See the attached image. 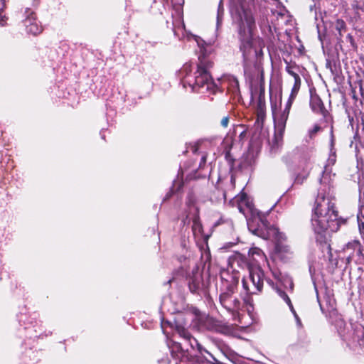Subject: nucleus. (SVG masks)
<instances>
[{
  "mask_svg": "<svg viewBox=\"0 0 364 364\" xmlns=\"http://www.w3.org/2000/svg\"><path fill=\"white\" fill-rule=\"evenodd\" d=\"M243 134H245V132H244V131H242V132L240 133V136H242Z\"/></svg>",
  "mask_w": 364,
  "mask_h": 364,
  "instance_id": "473e14b6",
  "label": "nucleus"
},
{
  "mask_svg": "<svg viewBox=\"0 0 364 364\" xmlns=\"http://www.w3.org/2000/svg\"><path fill=\"white\" fill-rule=\"evenodd\" d=\"M242 287L248 294L261 291L264 284V272L258 265L250 264L249 274L242 279Z\"/></svg>",
  "mask_w": 364,
  "mask_h": 364,
  "instance_id": "20e7f679",
  "label": "nucleus"
},
{
  "mask_svg": "<svg viewBox=\"0 0 364 364\" xmlns=\"http://www.w3.org/2000/svg\"><path fill=\"white\" fill-rule=\"evenodd\" d=\"M229 123V118L228 117H224L221 120V125L224 127H227Z\"/></svg>",
  "mask_w": 364,
  "mask_h": 364,
  "instance_id": "393cba45",
  "label": "nucleus"
},
{
  "mask_svg": "<svg viewBox=\"0 0 364 364\" xmlns=\"http://www.w3.org/2000/svg\"><path fill=\"white\" fill-rule=\"evenodd\" d=\"M223 15V1H222V0H220V1L219 3V6H218V16H217V25L218 26L219 25V23L221 21Z\"/></svg>",
  "mask_w": 364,
  "mask_h": 364,
  "instance_id": "a211bd4d",
  "label": "nucleus"
},
{
  "mask_svg": "<svg viewBox=\"0 0 364 364\" xmlns=\"http://www.w3.org/2000/svg\"><path fill=\"white\" fill-rule=\"evenodd\" d=\"M232 16L237 26L239 37L243 46L250 48L253 41L254 31L256 28L252 11L241 4L232 11Z\"/></svg>",
  "mask_w": 364,
  "mask_h": 364,
  "instance_id": "7ed1b4c3",
  "label": "nucleus"
},
{
  "mask_svg": "<svg viewBox=\"0 0 364 364\" xmlns=\"http://www.w3.org/2000/svg\"><path fill=\"white\" fill-rule=\"evenodd\" d=\"M199 60L200 63L196 72V82L193 89L198 87L205 90H211L214 87V83L208 69L212 66V63L206 60L205 58H199Z\"/></svg>",
  "mask_w": 364,
  "mask_h": 364,
  "instance_id": "423d86ee",
  "label": "nucleus"
},
{
  "mask_svg": "<svg viewBox=\"0 0 364 364\" xmlns=\"http://www.w3.org/2000/svg\"><path fill=\"white\" fill-rule=\"evenodd\" d=\"M353 10L356 11V14L358 15V11L364 12V2L360 0H354L351 4Z\"/></svg>",
  "mask_w": 364,
  "mask_h": 364,
  "instance_id": "f3484780",
  "label": "nucleus"
},
{
  "mask_svg": "<svg viewBox=\"0 0 364 364\" xmlns=\"http://www.w3.org/2000/svg\"><path fill=\"white\" fill-rule=\"evenodd\" d=\"M6 18L1 13H0V26H4L6 23Z\"/></svg>",
  "mask_w": 364,
  "mask_h": 364,
  "instance_id": "a878e982",
  "label": "nucleus"
},
{
  "mask_svg": "<svg viewBox=\"0 0 364 364\" xmlns=\"http://www.w3.org/2000/svg\"><path fill=\"white\" fill-rule=\"evenodd\" d=\"M357 242V240L348 242L343 248V252L346 256L347 263H350L355 257V247L354 243Z\"/></svg>",
  "mask_w": 364,
  "mask_h": 364,
  "instance_id": "ddd939ff",
  "label": "nucleus"
},
{
  "mask_svg": "<svg viewBox=\"0 0 364 364\" xmlns=\"http://www.w3.org/2000/svg\"><path fill=\"white\" fill-rule=\"evenodd\" d=\"M312 279H313V283H314V288H315V290H316L317 298H318V290L317 289L316 279L314 278L313 275H312Z\"/></svg>",
  "mask_w": 364,
  "mask_h": 364,
  "instance_id": "bb28decb",
  "label": "nucleus"
},
{
  "mask_svg": "<svg viewBox=\"0 0 364 364\" xmlns=\"http://www.w3.org/2000/svg\"><path fill=\"white\" fill-rule=\"evenodd\" d=\"M346 28V23L341 19H338L336 22V28L338 31L339 34L341 35V31L345 30Z\"/></svg>",
  "mask_w": 364,
  "mask_h": 364,
  "instance_id": "6ab92c4d",
  "label": "nucleus"
},
{
  "mask_svg": "<svg viewBox=\"0 0 364 364\" xmlns=\"http://www.w3.org/2000/svg\"><path fill=\"white\" fill-rule=\"evenodd\" d=\"M255 53L258 56L262 55V50L261 49L259 51L255 50Z\"/></svg>",
  "mask_w": 364,
  "mask_h": 364,
  "instance_id": "7c9ffc66",
  "label": "nucleus"
},
{
  "mask_svg": "<svg viewBox=\"0 0 364 364\" xmlns=\"http://www.w3.org/2000/svg\"><path fill=\"white\" fill-rule=\"evenodd\" d=\"M359 85L360 93L363 100H364V80H360L358 81Z\"/></svg>",
  "mask_w": 364,
  "mask_h": 364,
  "instance_id": "5701e85b",
  "label": "nucleus"
},
{
  "mask_svg": "<svg viewBox=\"0 0 364 364\" xmlns=\"http://www.w3.org/2000/svg\"><path fill=\"white\" fill-rule=\"evenodd\" d=\"M358 228L362 239L364 240V222L358 221Z\"/></svg>",
  "mask_w": 364,
  "mask_h": 364,
  "instance_id": "b1692460",
  "label": "nucleus"
},
{
  "mask_svg": "<svg viewBox=\"0 0 364 364\" xmlns=\"http://www.w3.org/2000/svg\"><path fill=\"white\" fill-rule=\"evenodd\" d=\"M27 16L23 21L24 26L28 33L33 35H37L41 33L43 28L40 23L36 19V15L33 11H26Z\"/></svg>",
  "mask_w": 364,
  "mask_h": 364,
  "instance_id": "1a4fd4ad",
  "label": "nucleus"
},
{
  "mask_svg": "<svg viewBox=\"0 0 364 364\" xmlns=\"http://www.w3.org/2000/svg\"><path fill=\"white\" fill-rule=\"evenodd\" d=\"M326 67H328H328H329V68H331V62H330V61H328V60H327V63H326Z\"/></svg>",
  "mask_w": 364,
  "mask_h": 364,
  "instance_id": "2f4dec72",
  "label": "nucleus"
},
{
  "mask_svg": "<svg viewBox=\"0 0 364 364\" xmlns=\"http://www.w3.org/2000/svg\"><path fill=\"white\" fill-rule=\"evenodd\" d=\"M233 289L231 287L228 291L223 293L220 296L221 304L232 314L238 312L240 309V301L232 295Z\"/></svg>",
  "mask_w": 364,
  "mask_h": 364,
  "instance_id": "6e6552de",
  "label": "nucleus"
},
{
  "mask_svg": "<svg viewBox=\"0 0 364 364\" xmlns=\"http://www.w3.org/2000/svg\"><path fill=\"white\" fill-rule=\"evenodd\" d=\"M318 207V204H315L314 208L313 209V214L311 217V225L312 230L314 232L316 235V239H318V231H317V225H318V215L317 213V208Z\"/></svg>",
  "mask_w": 364,
  "mask_h": 364,
  "instance_id": "4468645a",
  "label": "nucleus"
},
{
  "mask_svg": "<svg viewBox=\"0 0 364 364\" xmlns=\"http://www.w3.org/2000/svg\"><path fill=\"white\" fill-rule=\"evenodd\" d=\"M224 143L227 146H229V148H231L232 144V136L231 134H228L226 137L224 139Z\"/></svg>",
  "mask_w": 364,
  "mask_h": 364,
  "instance_id": "412c9836",
  "label": "nucleus"
},
{
  "mask_svg": "<svg viewBox=\"0 0 364 364\" xmlns=\"http://www.w3.org/2000/svg\"><path fill=\"white\" fill-rule=\"evenodd\" d=\"M347 38L349 40L350 44L354 46V39H353V37L350 35V34H348L347 36Z\"/></svg>",
  "mask_w": 364,
  "mask_h": 364,
  "instance_id": "c85d7f7f",
  "label": "nucleus"
},
{
  "mask_svg": "<svg viewBox=\"0 0 364 364\" xmlns=\"http://www.w3.org/2000/svg\"><path fill=\"white\" fill-rule=\"evenodd\" d=\"M320 115L324 116L326 119V128L327 131L329 133L330 136V142H329V149H330V154L327 160V164L325 166V171L328 170V167L330 166H333L335 164L336 161V151L334 149V140H333V131H332V120L331 118V114L329 112L325 109L324 105L321 100H320Z\"/></svg>",
  "mask_w": 364,
  "mask_h": 364,
  "instance_id": "0eeeda50",
  "label": "nucleus"
},
{
  "mask_svg": "<svg viewBox=\"0 0 364 364\" xmlns=\"http://www.w3.org/2000/svg\"><path fill=\"white\" fill-rule=\"evenodd\" d=\"M352 97L354 100H358V97L356 96V92L354 89H352Z\"/></svg>",
  "mask_w": 364,
  "mask_h": 364,
  "instance_id": "c756f323",
  "label": "nucleus"
},
{
  "mask_svg": "<svg viewBox=\"0 0 364 364\" xmlns=\"http://www.w3.org/2000/svg\"><path fill=\"white\" fill-rule=\"evenodd\" d=\"M189 288L192 292H196L203 287L202 272L198 268L193 270L192 276L189 279Z\"/></svg>",
  "mask_w": 364,
  "mask_h": 364,
  "instance_id": "9d476101",
  "label": "nucleus"
},
{
  "mask_svg": "<svg viewBox=\"0 0 364 364\" xmlns=\"http://www.w3.org/2000/svg\"><path fill=\"white\" fill-rule=\"evenodd\" d=\"M248 254L249 257L255 262V264H252L253 265L259 266L262 262L266 261V257L263 252L257 247L251 248Z\"/></svg>",
  "mask_w": 364,
  "mask_h": 364,
  "instance_id": "9b49d317",
  "label": "nucleus"
},
{
  "mask_svg": "<svg viewBox=\"0 0 364 364\" xmlns=\"http://www.w3.org/2000/svg\"><path fill=\"white\" fill-rule=\"evenodd\" d=\"M301 87V79H297L294 81L293 87L291 89V95L288 101V107L281 115L280 118L275 119V133H274V141L276 145H279L282 141L284 132L285 129L286 122L289 114V107L291 105L292 101L296 97Z\"/></svg>",
  "mask_w": 364,
  "mask_h": 364,
  "instance_id": "39448f33",
  "label": "nucleus"
},
{
  "mask_svg": "<svg viewBox=\"0 0 364 364\" xmlns=\"http://www.w3.org/2000/svg\"><path fill=\"white\" fill-rule=\"evenodd\" d=\"M318 132V125L315 124L314 126V127L309 131V136L311 139L314 138L316 136Z\"/></svg>",
  "mask_w": 364,
  "mask_h": 364,
  "instance_id": "aec40b11",
  "label": "nucleus"
},
{
  "mask_svg": "<svg viewBox=\"0 0 364 364\" xmlns=\"http://www.w3.org/2000/svg\"><path fill=\"white\" fill-rule=\"evenodd\" d=\"M311 98H310V107L313 112H317L318 107V96L316 92V90H310Z\"/></svg>",
  "mask_w": 364,
  "mask_h": 364,
  "instance_id": "2eb2a0df",
  "label": "nucleus"
},
{
  "mask_svg": "<svg viewBox=\"0 0 364 364\" xmlns=\"http://www.w3.org/2000/svg\"><path fill=\"white\" fill-rule=\"evenodd\" d=\"M277 292L278 294V295L286 302V304L289 306V309H290V311H291V313L293 314L295 319H296V324L298 326V327H301V321L299 318V317L298 316L292 304H291V299H289V297L288 296V295L282 290L279 289H277Z\"/></svg>",
  "mask_w": 364,
  "mask_h": 364,
  "instance_id": "f8f14e48",
  "label": "nucleus"
},
{
  "mask_svg": "<svg viewBox=\"0 0 364 364\" xmlns=\"http://www.w3.org/2000/svg\"><path fill=\"white\" fill-rule=\"evenodd\" d=\"M325 209L320 210V250L323 257H327L331 267L338 266L337 258H333L331 241L332 234L336 232L341 225H345L346 220L338 215V211L334 203L328 200Z\"/></svg>",
  "mask_w": 364,
  "mask_h": 364,
  "instance_id": "f03ea898",
  "label": "nucleus"
},
{
  "mask_svg": "<svg viewBox=\"0 0 364 364\" xmlns=\"http://www.w3.org/2000/svg\"><path fill=\"white\" fill-rule=\"evenodd\" d=\"M242 259V256L240 254H237L233 257V261H239Z\"/></svg>",
  "mask_w": 364,
  "mask_h": 364,
  "instance_id": "cd10ccee",
  "label": "nucleus"
},
{
  "mask_svg": "<svg viewBox=\"0 0 364 364\" xmlns=\"http://www.w3.org/2000/svg\"><path fill=\"white\" fill-rule=\"evenodd\" d=\"M286 70L291 76L293 77L294 81L297 79H301L298 74L299 68L295 64L287 63Z\"/></svg>",
  "mask_w": 364,
  "mask_h": 364,
  "instance_id": "dca6fc26",
  "label": "nucleus"
},
{
  "mask_svg": "<svg viewBox=\"0 0 364 364\" xmlns=\"http://www.w3.org/2000/svg\"><path fill=\"white\" fill-rule=\"evenodd\" d=\"M284 285L287 287V285H289V289L292 291L294 289V283L291 278L287 277L284 281Z\"/></svg>",
  "mask_w": 364,
  "mask_h": 364,
  "instance_id": "4be33fe9",
  "label": "nucleus"
},
{
  "mask_svg": "<svg viewBox=\"0 0 364 364\" xmlns=\"http://www.w3.org/2000/svg\"><path fill=\"white\" fill-rule=\"evenodd\" d=\"M230 203H237L239 211L247 218L248 229L250 232L263 239H274L277 252L288 253L290 252L289 245L283 243L286 240V236L274 227L266 228L263 219L264 215L254 208L245 192L242 191Z\"/></svg>",
  "mask_w": 364,
  "mask_h": 364,
  "instance_id": "f257e3e1",
  "label": "nucleus"
}]
</instances>
